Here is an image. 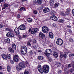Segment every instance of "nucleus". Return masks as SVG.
Masks as SVG:
<instances>
[{
	"label": "nucleus",
	"instance_id": "1",
	"mask_svg": "<svg viewBox=\"0 0 74 74\" xmlns=\"http://www.w3.org/2000/svg\"><path fill=\"white\" fill-rule=\"evenodd\" d=\"M25 67V64L23 63H20L19 64L16 66V69L18 71H20L21 70H22L21 68L24 69Z\"/></svg>",
	"mask_w": 74,
	"mask_h": 74
},
{
	"label": "nucleus",
	"instance_id": "2",
	"mask_svg": "<svg viewBox=\"0 0 74 74\" xmlns=\"http://www.w3.org/2000/svg\"><path fill=\"white\" fill-rule=\"evenodd\" d=\"M44 73L45 74L48 73L49 70V67L48 65H44L42 69Z\"/></svg>",
	"mask_w": 74,
	"mask_h": 74
},
{
	"label": "nucleus",
	"instance_id": "3",
	"mask_svg": "<svg viewBox=\"0 0 74 74\" xmlns=\"http://www.w3.org/2000/svg\"><path fill=\"white\" fill-rule=\"evenodd\" d=\"M42 32L45 33H47L49 31V29L47 26H44L42 27Z\"/></svg>",
	"mask_w": 74,
	"mask_h": 74
},
{
	"label": "nucleus",
	"instance_id": "4",
	"mask_svg": "<svg viewBox=\"0 0 74 74\" xmlns=\"http://www.w3.org/2000/svg\"><path fill=\"white\" fill-rule=\"evenodd\" d=\"M63 40L62 39H58L56 41V44L59 45H62L63 44Z\"/></svg>",
	"mask_w": 74,
	"mask_h": 74
},
{
	"label": "nucleus",
	"instance_id": "5",
	"mask_svg": "<svg viewBox=\"0 0 74 74\" xmlns=\"http://www.w3.org/2000/svg\"><path fill=\"white\" fill-rule=\"evenodd\" d=\"M19 56L18 55H15L13 58V59L16 62H18L19 61Z\"/></svg>",
	"mask_w": 74,
	"mask_h": 74
},
{
	"label": "nucleus",
	"instance_id": "6",
	"mask_svg": "<svg viewBox=\"0 0 74 74\" xmlns=\"http://www.w3.org/2000/svg\"><path fill=\"white\" fill-rule=\"evenodd\" d=\"M14 35L12 33L9 32L6 34V36L8 37H14Z\"/></svg>",
	"mask_w": 74,
	"mask_h": 74
},
{
	"label": "nucleus",
	"instance_id": "7",
	"mask_svg": "<svg viewBox=\"0 0 74 74\" xmlns=\"http://www.w3.org/2000/svg\"><path fill=\"white\" fill-rule=\"evenodd\" d=\"M18 28L20 30H25V29H26V27H25V26L24 24H23L20 26L18 27Z\"/></svg>",
	"mask_w": 74,
	"mask_h": 74
},
{
	"label": "nucleus",
	"instance_id": "8",
	"mask_svg": "<svg viewBox=\"0 0 74 74\" xmlns=\"http://www.w3.org/2000/svg\"><path fill=\"white\" fill-rule=\"evenodd\" d=\"M37 30H38V29L37 28H33L32 30L31 33L32 34H34L36 33L37 32Z\"/></svg>",
	"mask_w": 74,
	"mask_h": 74
},
{
	"label": "nucleus",
	"instance_id": "9",
	"mask_svg": "<svg viewBox=\"0 0 74 74\" xmlns=\"http://www.w3.org/2000/svg\"><path fill=\"white\" fill-rule=\"evenodd\" d=\"M49 8L47 7L43 9V12L45 13H46V12H49Z\"/></svg>",
	"mask_w": 74,
	"mask_h": 74
},
{
	"label": "nucleus",
	"instance_id": "10",
	"mask_svg": "<svg viewBox=\"0 0 74 74\" xmlns=\"http://www.w3.org/2000/svg\"><path fill=\"white\" fill-rule=\"evenodd\" d=\"M39 35V37H41V38H44L45 37V35L43 33H42V32H40V33Z\"/></svg>",
	"mask_w": 74,
	"mask_h": 74
},
{
	"label": "nucleus",
	"instance_id": "11",
	"mask_svg": "<svg viewBox=\"0 0 74 74\" xmlns=\"http://www.w3.org/2000/svg\"><path fill=\"white\" fill-rule=\"evenodd\" d=\"M1 56L2 57V58L3 59V60H7V56L6 54H1Z\"/></svg>",
	"mask_w": 74,
	"mask_h": 74
},
{
	"label": "nucleus",
	"instance_id": "12",
	"mask_svg": "<svg viewBox=\"0 0 74 74\" xmlns=\"http://www.w3.org/2000/svg\"><path fill=\"white\" fill-rule=\"evenodd\" d=\"M14 31L17 34H18V35L19 36V29L18 28L16 27L14 29Z\"/></svg>",
	"mask_w": 74,
	"mask_h": 74
},
{
	"label": "nucleus",
	"instance_id": "13",
	"mask_svg": "<svg viewBox=\"0 0 74 74\" xmlns=\"http://www.w3.org/2000/svg\"><path fill=\"white\" fill-rule=\"evenodd\" d=\"M70 14V9L68 8L66 10V11L65 12V15H69Z\"/></svg>",
	"mask_w": 74,
	"mask_h": 74
},
{
	"label": "nucleus",
	"instance_id": "14",
	"mask_svg": "<svg viewBox=\"0 0 74 74\" xmlns=\"http://www.w3.org/2000/svg\"><path fill=\"white\" fill-rule=\"evenodd\" d=\"M21 52L23 55H26L27 53V49L24 50H21Z\"/></svg>",
	"mask_w": 74,
	"mask_h": 74
},
{
	"label": "nucleus",
	"instance_id": "15",
	"mask_svg": "<svg viewBox=\"0 0 74 74\" xmlns=\"http://www.w3.org/2000/svg\"><path fill=\"white\" fill-rule=\"evenodd\" d=\"M45 52L46 53H50L52 52V50H51V49H47L45 50Z\"/></svg>",
	"mask_w": 74,
	"mask_h": 74
},
{
	"label": "nucleus",
	"instance_id": "16",
	"mask_svg": "<svg viewBox=\"0 0 74 74\" xmlns=\"http://www.w3.org/2000/svg\"><path fill=\"white\" fill-rule=\"evenodd\" d=\"M53 55L55 58H58V54L57 52H54L53 53Z\"/></svg>",
	"mask_w": 74,
	"mask_h": 74
},
{
	"label": "nucleus",
	"instance_id": "17",
	"mask_svg": "<svg viewBox=\"0 0 74 74\" xmlns=\"http://www.w3.org/2000/svg\"><path fill=\"white\" fill-rule=\"evenodd\" d=\"M8 50L10 52H11L12 53H14V49L11 47H9L8 48Z\"/></svg>",
	"mask_w": 74,
	"mask_h": 74
},
{
	"label": "nucleus",
	"instance_id": "18",
	"mask_svg": "<svg viewBox=\"0 0 74 74\" xmlns=\"http://www.w3.org/2000/svg\"><path fill=\"white\" fill-rule=\"evenodd\" d=\"M49 36L50 38H53V34L52 32H49Z\"/></svg>",
	"mask_w": 74,
	"mask_h": 74
},
{
	"label": "nucleus",
	"instance_id": "19",
	"mask_svg": "<svg viewBox=\"0 0 74 74\" xmlns=\"http://www.w3.org/2000/svg\"><path fill=\"white\" fill-rule=\"evenodd\" d=\"M4 41L6 43H9V42H10V40L8 38L6 39Z\"/></svg>",
	"mask_w": 74,
	"mask_h": 74
},
{
	"label": "nucleus",
	"instance_id": "20",
	"mask_svg": "<svg viewBox=\"0 0 74 74\" xmlns=\"http://www.w3.org/2000/svg\"><path fill=\"white\" fill-rule=\"evenodd\" d=\"M38 59L40 60H43V59H44V57H43L42 56H39L38 57Z\"/></svg>",
	"mask_w": 74,
	"mask_h": 74
},
{
	"label": "nucleus",
	"instance_id": "21",
	"mask_svg": "<svg viewBox=\"0 0 74 74\" xmlns=\"http://www.w3.org/2000/svg\"><path fill=\"white\" fill-rule=\"evenodd\" d=\"M26 49H27V48L25 46H23L22 47V48L21 50H22V51H23L24 50H26Z\"/></svg>",
	"mask_w": 74,
	"mask_h": 74
},
{
	"label": "nucleus",
	"instance_id": "22",
	"mask_svg": "<svg viewBox=\"0 0 74 74\" xmlns=\"http://www.w3.org/2000/svg\"><path fill=\"white\" fill-rule=\"evenodd\" d=\"M7 71H8V72H10L11 71V68L10 67V66L9 65L8 66L7 68Z\"/></svg>",
	"mask_w": 74,
	"mask_h": 74
},
{
	"label": "nucleus",
	"instance_id": "23",
	"mask_svg": "<svg viewBox=\"0 0 74 74\" xmlns=\"http://www.w3.org/2000/svg\"><path fill=\"white\" fill-rule=\"evenodd\" d=\"M50 5H53V3H54V1L53 0H50Z\"/></svg>",
	"mask_w": 74,
	"mask_h": 74
},
{
	"label": "nucleus",
	"instance_id": "24",
	"mask_svg": "<svg viewBox=\"0 0 74 74\" xmlns=\"http://www.w3.org/2000/svg\"><path fill=\"white\" fill-rule=\"evenodd\" d=\"M37 2L38 4H41L42 2V0H38Z\"/></svg>",
	"mask_w": 74,
	"mask_h": 74
},
{
	"label": "nucleus",
	"instance_id": "25",
	"mask_svg": "<svg viewBox=\"0 0 74 74\" xmlns=\"http://www.w3.org/2000/svg\"><path fill=\"white\" fill-rule=\"evenodd\" d=\"M6 57L7 58V59H11V56L10 54H8L6 55Z\"/></svg>",
	"mask_w": 74,
	"mask_h": 74
},
{
	"label": "nucleus",
	"instance_id": "26",
	"mask_svg": "<svg viewBox=\"0 0 74 74\" xmlns=\"http://www.w3.org/2000/svg\"><path fill=\"white\" fill-rule=\"evenodd\" d=\"M38 69L40 73H41V74H42L43 72L42 71H41V68H38Z\"/></svg>",
	"mask_w": 74,
	"mask_h": 74
},
{
	"label": "nucleus",
	"instance_id": "27",
	"mask_svg": "<svg viewBox=\"0 0 74 74\" xmlns=\"http://www.w3.org/2000/svg\"><path fill=\"white\" fill-rule=\"evenodd\" d=\"M67 52H65L64 53L63 55V57H64V58H66V57H67Z\"/></svg>",
	"mask_w": 74,
	"mask_h": 74
},
{
	"label": "nucleus",
	"instance_id": "28",
	"mask_svg": "<svg viewBox=\"0 0 74 74\" xmlns=\"http://www.w3.org/2000/svg\"><path fill=\"white\" fill-rule=\"evenodd\" d=\"M64 21V20L62 19H60L59 20L58 22L60 23H63Z\"/></svg>",
	"mask_w": 74,
	"mask_h": 74
},
{
	"label": "nucleus",
	"instance_id": "29",
	"mask_svg": "<svg viewBox=\"0 0 74 74\" xmlns=\"http://www.w3.org/2000/svg\"><path fill=\"white\" fill-rule=\"evenodd\" d=\"M56 65L57 66V67H60L61 66V63L60 62H57Z\"/></svg>",
	"mask_w": 74,
	"mask_h": 74
},
{
	"label": "nucleus",
	"instance_id": "30",
	"mask_svg": "<svg viewBox=\"0 0 74 74\" xmlns=\"http://www.w3.org/2000/svg\"><path fill=\"white\" fill-rule=\"evenodd\" d=\"M58 5H59V3H56L55 4L54 7L56 8L58 7Z\"/></svg>",
	"mask_w": 74,
	"mask_h": 74
},
{
	"label": "nucleus",
	"instance_id": "31",
	"mask_svg": "<svg viewBox=\"0 0 74 74\" xmlns=\"http://www.w3.org/2000/svg\"><path fill=\"white\" fill-rule=\"evenodd\" d=\"M69 41L71 42H74V40L71 38L69 39Z\"/></svg>",
	"mask_w": 74,
	"mask_h": 74
},
{
	"label": "nucleus",
	"instance_id": "32",
	"mask_svg": "<svg viewBox=\"0 0 74 74\" xmlns=\"http://www.w3.org/2000/svg\"><path fill=\"white\" fill-rule=\"evenodd\" d=\"M6 30H7V31H9V32H12V31L11 30V29L8 28H5Z\"/></svg>",
	"mask_w": 74,
	"mask_h": 74
},
{
	"label": "nucleus",
	"instance_id": "33",
	"mask_svg": "<svg viewBox=\"0 0 74 74\" xmlns=\"http://www.w3.org/2000/svg\"><path fill=\"white\" fill-rule=\"evenodd\" d=\"M27 21L28 22H32V20L31 18H29L28 19Z\"/></svg>",
	"mask_w": 74,
	"mask_h": 74
},
{
	"label": "nucleus",
	"instance_id": "34",
	"mask_svg": "<svg viewBox=\"0 0 74 74\" xmlns=\"http://www.w3.org/2000/svg\"><path fill=\"white\" fill-rule=\"evenodd\" d=\"M55 18V16L53 15L50 17V19H51L53 20H53H54V18Z\"/></svg>",
	"mask_w": 74,
	"mask_h": 74
},
{
	"label": "nucleus",
	"instance_id": "35",
	"mask_svg": "<svg viewBox=\"0 0 74 74\" xmlns=\"http://www.w3.org/2000/svg\"><path fill=\"white\" fill-rule=\"evenodd\" d=\"M51 15H54L55 14V12L53 10L51 12Z\"/></svg>",
	"mask_w": 74,
	"mask_h": 74
},
{
	"label": "nucleus",
	"instance_id": "36",
	"mask_svg": "<svg viewBox=\"0 0 74 74\" xmlns=\"http://www.w3.org/2000/svg\"><path fill=\"white\" fill-rule=\"evenodd\" d=\"M12 48H16V45H15V44H13L12 45Z\"/></svg>",
	"mask_w": 74,
	"mask_h": 74
},
{
	"label": "nucleus",
	"instance_id": "37",
	"mask_svg": "<svg viewBox=\"0 0 74 74\" xmlns=\"http://www.w3.org/2000/svg\"><path fill=\"white\" fill-rule=\"evenodd\" d=\"M60 14L62 16H65L66 15H65V14H64L63 12H61Z\"/></svg>",
	"mask_w": 74,
	"mask_h": 74
},
{
	"label": "nucleus",
	"instance_id": "38",
	"mask_svg": "<svg viewBox=\"0 0 74 74\" xmlns=\"http://www.w3.org/2000/svg\"><path fill=\"white\" fill-rule=\"evenodd\" d=\"M4 27V25L3 24L1 23L0 24V28H3Z\"/></svg>",
	"mask_w": 74,
	"mask_h": 74
},
{
	"label": "nucleus",
	"instance_id": "39",
	"mask_svg": "<svg viewBox=\"0 0 74 74\" xmlns=\"http://www.w3.org/2000/svg\"><path fill=\"white\" fill-rule=\"evenodd\" d=\"M44 53L45 54V55H46L47 56H49V54H50V53Z\"/></svg>",
	"mask_w": 74,
	"mask_h": 74
},
{
	"label": "nucleus",
	"instance_id": "40",
	"mask_svg": "<svg viewBox=\"0 0 74 74\" xmlns=\"http://www.w3.org/2000/svg\"><path fill=\"white\" fill-rule=\"evenodd\" d=\"M24 74H30V73H29V72L27 71H25V72H24Z\"/></svg>",
	"mask_w": 74,
	"mask_h": 74
},
{
	"label": "nucleus",
	"instance_id": "41",
	"mask_svg": "<svg viewBox=\"0 0 74 74\" xmlns=\"http://www.w3.org/2000/svg\"><path fill=\"white\" fill-rule=\"evenodd\" d=\"M58 20V18L55 16V18H54L53 21H57Z\"/></svg>",
	"mask_w": 74,
	"mask_h": 74
},
{
	"label": "nucleus",
	"instance_id": "42",
	"mask_svg": "<svg viewBox=\"0 0 74 74\" xmlns=\"http://www.w3.org/2000/svg\"><path fill=\"white\" fill-rule=\"evenodd\" d=\"M3 5L5 7H8V5L6 3L4 4Z\"/></svg>",
	"mask_w": 74,
	"mask_h": 74
},
{
	"label": "nucleus",
	"instance_id": "43",
	"mask_svg": "<svg viewBox=\"0 0 74 74\" xmlns=\"http://www.w3.org/2000/svg\"><path fill=\"white\" fill-rule=\"evenodd\" d=\"M33 3L34 4H37V1L36 0L35 1H33Z\"/></svg>",
	"mask_w": 74,
	"mask_h": 74
},
{
	"label": "nucleus",
	"instance_id": "44",
	"mask_svg": "<svg viewBox=\"0 0 74 74\" xmlns=\"http://www.w3.org/2000/svg\"><path fill=\"white\" fill-rule=\"evenodd\" d=\"M33 13L34 14H37V10H34L33 12Z\"/></svg>",
	"mask_w": 74,
	"mask_h": 74
},
{
	"label": "nucleus",
	"instance_id": "45",
	"mask_svg": "<svg viewBox=\"0 0 74 74\" xmlns=\"http://www.w3.org/2000/svg\"><path fill=\"white\" fill-rule=\"evenodd\" d=\"M27 45L28 46H31V44H30V42H28L27 43Z\"/></svg>",
	"mask_w": 74,
	"mask_h": 74
},
{
	"label": "nucleus",
	"instance_id": "46",
	"mask_svg": "<svg viewBox=\"0 0 74 74\" xmlns=\"http://www.w3.org/2000/svg\"><path fill=\"white\" fill-rule=\"evenodd\" d=\"M69 56H74V54L73 53H71L69 55Z\"/></svg>",
	"mask_w": 74,
	"mask_h": 74
},
{
	"label": "nucleus",
	"instance_id": "47",
	"mask_svg": "<svg viewBox=\"0 0 74 74\" xmlns=\"http://www.w3.org/2000/svg\"><path fill=\"white\" fill-rule=\"evenodd\" d=\"M27 35H24L23 36V38H26V37H27Z\"/></svg>",
	"mask_w": 74,
	"mask_h": 74
},
{
	"label": "nucleus",
	"instance_id": "48",
	"mask_svg": "<svg viewBox=\"0 0 74 74\" xmlns=\"http://www.w3.org/2000/svg\"><path fill=\"white\" fill-rule=\"evenodd\" d=\"M10 62L12 64H14V61L13 60H11Z\"/></svg>",
	"mask_w": 74,
	"mask_h": 74
},
{
	"label": "nucleus",
	"instance_id": "49",
	"mask_svg": "<svg viewBox=\"0 0 74 74\" xmlns=\"http://www.w3.org/2000/svg\"><path fill=\"white\" fill-rule=\"evenodd\" d=\"M73 71H74V69H73V68L70 69V71L71 73H72Z\"/></svg>",
	"mask_w": 74,
	"mask_h": 74
},
{
	"label": "nucleus",
	"instance_id": "50",
	"mask_svg": "<svg viewBox=\"0 0 74 74\" xmlns=\"http://www.w3.org/2000/svg\"><path fill=\"white\" fill-rule=\"evenodd\" d=\"M17 17L18 18H20V17H21V16H20V15L18 14L17 15Z\"/></svg>",
	"mask_w": 74,
	"mask_h": 74
},
{
	"label": "nucleus",
	"instance_id": "51",
	"mask_svg": "<svg viewBox=\"0 0 74 74\" xmlns=\"http://www.w3.org/2000/svg\"><path fill=\"white\" fill-rule=\"evenodd\" d=\"M68 31L69 33H71L72 32V31H71V29H69L68 30Z\"/></svg>",
	"mask_w": 74,
	"mask_h": 74
},
{
	"label": "nucleus",
	"instance_id": "52",
	"mask_svg": "<svg viewBox=\"0 0 74 74\" xmlns=\"http://www.w3.org/2000/svg\"><path fill=\"white\" fill-rule=\"evenodd\" d=\"M49 62H51V61H52V59L51 58H49Z\"/></svg>",
	"mask_w": 74,
	"mask_h": 74
},
{
	"label": "nucleus",
	"instance_id": "53",
	"mask_svg": "<svg viewBox=\"0 0 74 74\" xmlns=\"http://www.w3.org/2000/svg\"><path fill=\"white\" fill-rule=\"evenodd\" d=\"M23 8H24L23 7H22L20 9V11H22V10H23Z\"/></svg>",
	"mask_w": 74,
	"mask_h": 74
},
{
	"label": "nucleus",
	"instance_id": "54",
	"mask_svg": "<svg viewBox=\"0 0 74 74\" xmlns=\"http://www.w3.org/2000/svg\"><path fill=\"white\" fill-rule=\"evenodd\" d=\"M68 67H71V64H70L68 65Z\"/></svg>",
	"mask_w": 74,
	"mask_h": 74
},
{
	"label": "nucleus",
	"instance_id": "55",
	"mask_svg": "<svg viewBox=\"0 0 74 74\" xmlns=\"http://www.w3.org/2000/svg\"><path fill=\"white\" fill-rule=\"evenodd\" d=\"M60 56L61 58H63V54L62 53L60 54Z\"/></svg>",
	"mask_w": 74,
	"mask_h": 74
},
{
	"label": "nucleus",
	"instance_id": "56",
	"mask_svg": "<svg viewBox=\"0 0 74 74\" xmlns=\"http://www.w3.org/2000/svg\"><path fill=\"white\" fill-rule=\"evenodd\" d=\"M58 73V74H60L61 73V71H60V70H59Z\"/></svg>",
	"mask_w": 74,
	"mask_h": 74
},
{
	"label": "nucleus",
	"instance_id": "57",
	"mask_svg": "<svg viewBox=\"0 0 74 74\" xmlns=\"http://www.w3.org/2000/svg\"><path fill=\"white\" fill-rule=\"evenodd\" d=\"M72 14H73V16H74V9L72 10Z\"/></svg>",
	"mask_w": 74,
	"mask_h": 74
},
{
	"label": "nucleus",
	"instance_id": "58",
	"mask_svg": "<svg viewBox=\"0 0 74 74\" xmlns=\"http://www.w3.org/2000/svg\"><path fill=\"white\" fill-rule=\"evenodd\" d=\"M30 53L31 55H32L33 54V52L32 51V50H31L30 51Z\"/></svg>",
	"mask_w": 74,
	"mask_h": 74
},
{
	"label": "nucleus",
	"instance_id": "59",
	"mask_svg": "<svg viewBox=\"0 0 74 74\" xmlns=\"http://www.w3.org/2000/svg\"><path fill=\"white\" fill-rule=\"evenodd\" d=\"M67 27H69V28H71V26L69 25H67Z\"/></svg>",
	"mask_w": 74,
	"mask_h": 74
},
{
	"label": "nucleus",
	"instance_id": "60",
	"mask_svg": "<svg viewBox=\"0 0 74 74\" xmlns=\"http://www.w3.org/2000/svg\"><path fill=\"white\" fill-rule=\"evenodd\" d=\"M38 68H41V65H39L38 66Z\"/></svg>",
	"mask_w": 74,
	"mask_h": 74
},
{
	"label": "nucleus",
	"instance_id": "61",
	"mask_svg": "<svg viewBox=\"0 0 74 74\" xmlns=\"http://www.w3.org/2000/svg\"><path fill=\"white\" fill-rule=\"evenodd\" d=\"M3 69V68H2V67L0 65V70H1Z\"/></svg>",
	"mask_w": 74,
	"mask_h": 74
},
{
	"label": "nucleus",
	"instance_id": "62",
	"mask_svg": "<svg viewBox=\"0 0 74 74\" xmlns=\"http://www.w3.org/2000/svg\"><path fill=\"white\" fill-rule=\"evenodd\" d=\"M3 0H0V3H1V2H3Z\"/></svg>",
	"mask_w": 74,
	"mask_h": 74
},
{
	"label": "nucleus",
	"instance_id": "63",
	"mask_svg": "<svg viewBox=\"0 0 74 74\" xmlns=\"http://www.w3.org/2000/svg\"><path fill=\"white\" fill-rule=\"evenodd\" d=\"M38 52H42V51H41V50H38Z\"/></svg>",
	"mask_w": 74,
	"mask_h": 74
},
{
	"label": "nucleus",
	"instance_id": "64",
	"mask_svg": "<svg viewBox=\"0 0 74 74\" xmlns=\"http://www.w3.org/2000/svg\"><path fill=\"white\" fill-rule=\"evenodd\" d=\"M27 0H22V1L23 2V1H27Z\"/></svg>",
	"mask_w": 74,
	"mask_h": 74
}]
</instances>
